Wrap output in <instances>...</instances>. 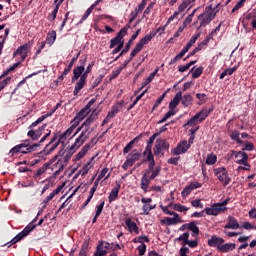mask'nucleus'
<instances>
[{
  "label": "nucleus",
  "instance_id": "0e129e2a",
  "mask_svg": "<svg viewBox=\"0 0 256 256\" xmlns=\"http://www.w3.org/2000/svg\"><path fill=\"white\" fill-rule=\"evenodd\" d=\"M192 207H199L200 209H203V203H201V199H195L191 201Z\"/></svg>",
  "mask_w": 256,
  "mask_h": 256
},
{
  "label": "nucleus",
  "instance_id": "423d86ee",
  "mask_svg": "<svg viewBox=\"0 0 256 256\" xmlns=\"http://www.w3.org/2000/svg\"><path fill=\"white\" fill-rule=\"evenodd\" d=\"M82 145H84V143H82L81 141L77 142L76 138L73 145L67 148V150H64V155L62 156V158L58 159V161L64 163V165H69V161H71V158L75 154V151H77V149H79Z\"/></svg>",
  "mask_w": 256,
  "mask_h": 256
},
{
  "label": "nucleus",
  "instance_id": "69168bd1",
  "mask_svg": "<svg viewBox=\"0 0 256 256\" xmlns=\"http://www.w3.org/2000/svg\"><path fill=\"white\" fill-rule=\"evenodd\" d=\"M103 75H99L94 82L92 83V89H95V87H98L99 84L103 81Z\"/></svg>",
  "mask_w": 256,
  "mask_h": 256
},
{
  "label": "nucleus",
  "instance_id": "72a5a7b5",
  "mask_svg": "<svg viewBox=\"0 0 256 256\" xmlns=\"http://www.w3.org/2000/svg\"><path fill=\"white\" fill-rule=\"evenodd\" d=\"M89 151V145H84V147L81 149V151L78 152L76 155L74 161H80V159H83L85 155H87V152Z\"/></svg>",
  "mask_w": 256,
  "mask_h": 256
},
{
  "label": "nucleus",
  "instance_id": "6e6d98bb",
  "mask_svg": "<svg viewBox=\"0 0 256 256\" xmlns=\"http://www.w3.org/2000/svg\"><path fill=\"white\" fill-rule=\"evenodd\" d=\"M178 241H183V245H187L189 242V233L185 232L184 234L180 235Z\"/></svg>",
  "mask_w": 256,
  "mask_h": 256
},
{
  "label": "nucleus",
  "instance_id": "58836bf2",
  "mask_svg": "<svg viewBox=\"0 0 256 256\" xmlns=\"http://www.w3.org/2000/svg\"><path fill=\"white\" fill-rule=\"evenodd\" d=\"M89 253V240H85L79 251L80 255H87Z\"/></svg>",
  "mask_w": 256,
  "mask_h": 256
},
{
  "label": "nucleus",
  "instance_id": "f03ea898",
  "mask_svg": "<svg viewBox=\"0 0 256 256\" xmlns=\"http://www.w3.org/2000/svg\"><path fill=\"white\" fill-rule=\"evenodd\" d=\"M217 13H219V10H216L213 12V5L210 4L205 8V11L198 16V21H200V27H207L215 17H217ZM198 28V29H199Z\"/></svg>",
  "mask_w": 256,
  "mask_h": 256
},
{
  "label": "nucleus",
  "instance_id": "3c124183",
  "mask_svg": "<svg viewBox=\"0 0 256 256\" xmlns=\"http://www.w3.org/2000/svg\"><path fill=\"white\" fill-rule=\"evenodd\" d=\"M203 75V67H198L192 73V79H199V76Z\"/></svg>",
  "mask_w": 256,
  "mask_h": 256
},
{
  "label": "nucleus",
  "instance_id": "2f4dec72",
  "mask_svg": "<svg viewBox=\"0 0 256 256\" xmlns=\"http://www.w3.org/2000/svg\"><path fill=\"white\" fill-rule=\"evenodd\" d=\"M55 41H57V32L52 30L47 33L46 43L51 46L55 43Z\"/></svg>",
  "mask_w": 256,
  "mask_h": 256
},
{
  "label": "nucleus",
  "instance_id": "9b49d317",
  "mask_svg": "<svg viewBox=\"0 0 256 256\" xmlns=\"http://www.w3.org/2000/svg\"><path fill=\"white\" fill-rule=\"evenodd\" d=\"M91 124H87L86 122L82 123V132L80 133V135L76 138V143H84L85 141H87V139H89V137L91 136Z\"/></svg>",
  "mask_w": 256,
  "mask_h": 256
},
{
  "label": "nucleus",
  "instance_id": "79ce46f5",
  "mask_svg": "<svg viewBox=\"0 0 256 256\" xmlns=\"http://www.w3.org/2000/svg\"><path fill=\"white\" fill-rule=\"evenodd\" d=\"M167 95V92H164L161 96H159L156 100V102L153 105L152 111H155V109H157V107H159V105L161 103H163V100L165 99V96Z\"/></svg>",
  "mask_w": 256,
  "mask_h": 256
},
{
  "label": "nucleus",
  "instance_id": "8fccbe9b",
  "mask_svg": "<svg viewBox=\"0 0 256 256\" xmlns=\"http://www.w3.org/2000/svg\"><path fill=\"white\" fill-rule=\"evenodd\" d=\"M173 209L174 211H179L180 213L189 211V208L187 206H183L181 204H174Z\"/></svg>",
  "mask_w": 256,
  "mask_h": 256
},
{
  "label": "nucleus",
  "instance_id": "6e6552de",
  "mask_svg": "<svg viewBox=\"0 0 256 256\" xmlns=\"http://www.w3.org/2000/svg\"><path fill=\"white\" fill-rule=\"evenodd\" d=\"M214 175L218 178L223 187H227L231 183V177H229V171L225 167H219L214 169Z\"/></svg>",
  "mask_w": 256,
  "mask_h": 256
},
{
  "label": "nucleus",
  "instance_id": "f257e3e1",
  "mask_svg": "<svg viewBox=\"0 0 256 256\" xmlns=\"http://www.w3.org/2000/svg\"><path fill=\"white\" fill-rule=\"evenodd\" d=\"M55 113V110H52L51 112H48L45 115L40 116L36 121H34L29 127L27 132V137H30L32 141H39L41 138V135H43L45 129H47V124L42 125L38 129H35L37 125H40V123H43L47 117H51Z\"/></svg>",
  "mask_w": 256,
  "mask_h": 256
},
{
  "label": "nucleus",
  "instance_id": "c756f323",
  "mask_svg": "<svg viewBox=\"0 0 256 256\" xmlns=\"http://www.w3.org/2000/svg\"><path fill=\"white\" fill-rule=\"evenodd\" d=\"M77 124L76 123H72V125L62 134H60V139H62V141H65V139H67V137H70V135L73 133V131H75V128H77Z\"/></svg>",
  "mask_w": 256,
  "mask_h": 256
},
{
  "label": "nucleus",
  "instance_id": "7ed1b4c3",
  "mask_svg": "<svg viewBox=\"0 0 256 256\" xmlns=\"http://www.w3.org/2000/svg\"><path fill=\"white\" fill-rule=\"evenodd\" d=\"M61 144H62V147H65V142L63 141V139H61V135L55 132L50 142L44 147L41 154L51 155V153H53V151H55V149H57Z\"/></svg>",
  "mask_w": 256,
  "mask_h": 256
},
{
  "label": "nucleus",
  "instance_id": "bf43d9fd",
  "mask_svg": "<svg viewBox=\"0 0 256 256\" xmlns=\"http://www.w3.org/2000/svg\"><path fill=\"white\" fill-rule=\"evenodd\" d=\"M243 229H246V231H255L256 230V226L251 224L250 222H244L242 225Z\"/></svg>",
  "mask_w": 256,
  "mask_h": 256
},
{
  "label": "nucleus",
  "instance_id": "f704fd0d",
  "mask_svg": "<svg viewBox=\"0 0 256 256\" xmlns=\"http://www.w3.org/2000/svg\"><path fill=\"white\" fill-rule=\"evenodd\" d=\"M188 231H192L193 237H197L199 235V228L197 227V224L195 222H190L187 225Z\"/></svg>",
  "mask_w": 256,
  "mask_h": 256
},
{
  "label": "nucleus",
  "instance_id": "774afa93",
  "mask_svg": "<svg viewBox=\"0 0 256 256\" xmlns=\"http://www.w3.org/2000/svg\"><path fill=\"white\" fill-rule=\"evenodd\" d=\"M9 83H11V77H7L6 79H4L3 81L0 82V89L3 90V88L8 86Z\"/></svg>",
  "mask_w": 256,
  "mask_h": 256
},
{
  "label": "nucleus",
  "instance_id": "49530a36",
  "mask_svg": "<svg viewBox=\"0 0 256 256\" xmlns=\"http://www.w3.org/2000/svg\"><path fill=\"white\" fill-rule=\"evenodd\" d=\"M200 37H201V32H198L196 35L191 37V39L186 45H188L191 48L193 45H195V43H197V39H199Z\"/></svg>",
  "mask_w": 256,
  "mask_h": 256
},
{
  "label": "nucleus",
  "instance_id": "603ef678",
  "mask_svg": "<svg viewBox=\"0 0 256 256\" xmlns=\"http://www.w3.org/2000/svg\"><path fill=\"white\" fill-rule=\"evenodd\" d=\"M171 205H173V204H170L169 206L160 205V209L163 211V213H165V215H175V214H177V212H172V211L169 210V207H171Z\"/></svg>",
  "mask_w": 256,
  "mask_h": 256
},
{
  "label": "nucleus",
  "instance_id": "a878e982",
  "mask_svg": "<svg viewBox=\"0 0 256 256\" xmlns=\"http://www.w3.org/2000/svg\"><path fill=\"white\" fill-rule=\"evenodd\" d=\"M56 167H58V170L53 173V175L49 178V181H51V179H57V177H59V175H61V173L65 171V167H67V164L61 162V160H58L56 163Z\"/></svg>",
  "mask_w": 256,
  "mask_h": 256
},
{
  "label": "nucleus",
  "instance_id": "13d9d810",
  "mask_svg": "<svg viewBox=\"0 0 256 256\" xmlns=\"http://www.w3.org/2000/svg\"><path fill=\"white\" fill-rule=\"evenodd\" d=\"M103 207H105V201H102L98 206H96V217H99L103 213Z\"/></svg>",
  "mask_w": 256,
  "mask_h": 256
},
{
  "label": "nucleus",
  "instance_id": "a211bd4d",
  "mask_svg": "<svg viewBox=\"0 0 256 256\" xmlns=\"http://www.w3.org/2000/svg\"><path fill=\"white\" fill-rule=\"evenodd\" d=\"M22 145V155H28V153H33V151H37V148L39 147V143L29 144V140H25Z\"/></svg>",
  "mask_w": 256,
  "mask_h": 256
},
{
  "label": "nucleus",
  "instance_id": "5701e85b",
  "mask_svg": "<svg viewBox=\"0 0 256 256\" xmlns=\"http://www.w3.org/2000/svg\"><path fill=\"white\" fill-rule=\"evenodd\" d=\"M120 189H121V182H116V187L110 191V194L108 196L109 203H113V201L117 200V197H119Z\"/></svg>",
  "mask_w": 256,
  "mask_h": 256
},
{
  "label": "nucleus",
  "instance_id": "cd10ccee",
  "mask_svg": "<svg viewBox=\"0 0 256 256\" xmlns=\"http://www.w3.org/2000/svg\"><path fill=\"white\" fill-rule=\"evenodd\" d=\"M237 247L235 243H226L222 244V246L218 247V251L220 253H229V251H234V249Z\"/></svg>",
  "mask_w": 256,
  "mask_h": 256
},
{
  "label": "nucleus",
  "instance_id": "bb28decb",
  "mask_svg": "<svg viewBox=\"0 0 256 256\" xmlns=\"http://www.w3.org/2000/svg\"><path fill=\"white\" fill-rule=\"evenodd\" d=\"M126 159L132 164L135 165L139 159H141V153L137 150H133L130 154L127 155Z\"/></svg>",
  "mask_w": 256,
  "mask_h": 256
},
{
  "label": "nucleus",
  "instance_id": "37998d69",
  "mask_svg": "<svg viewBox=\"0 0 256 256\" xmlns=\"http://www.w3.org/2000/svg\"><path fill=\"white\" fill-rule=\"evenodd\" d=\"M217 163V155L211 154L208 155L206 159V165H215Z\"/></svg>",
  "mask_w": 256,
  "mask_h": 256
},
{
  "label": "nucleus",
  "instance_id": "dca6fc26",
  "mask_svg": "<svg viewBox=\"0 0 256 256\" xmlns=\"http://www.w3.org/2000/svg\"><path fill=\"white\" fill-rule=\"evenodd\" d=\"M151 38L148 35H145L140 41L135 45L134 49L132 50V55H138L143 50L144 45H149Z\"/></svg>",
  "mask_w": 256,
  "mask_h": 256
},
{
  "label": "nucleus",
  "instance_id": "b1692460",
  "mask_svg": "<svg viewBox=\"0 0 256 256\" xmlns=\"http://www.w3.org/2000/svg\"><path fill=\"white\" fill-rule=\"evenodd\" d=\"M151 181L153 180L149 177V175H146L145 173L142 175L140 187L142 191H144V193H147V191L149 190V185H151Z\"/></svg>",
  "mask_w": 256,
  "mask_h": 256
},
{
  "label": "nucleus",
  "instance_id": "393cba45",
  "mask_svg": "<svg viewBox=\"0 0 256 256\" xmlns=\"http://www.w3.org/2000/svg\"><path fill=\"white\" fill-rule=\"evenodd\" d=\"M83 73H85V66H77L73 69V76H72V83H75V81H78L79 78L83 76Z\"/></svg>",
  "mask_w": 256,
  "mask_h": 256
},
{
  "label": "nucleus",
  "instance_id": "6ab92c4d",
  "mask_svg": "<svg viewBox=\"0 0 256 256\" xmlns=\"http://www.w3.org/2000/svg\"><path fill=\"white\" fill-rule=\"evenodd\" d=\"M144 173L153 181L161 173V166H148Z\"/></svg>",
  "mask_w": 256,
  "mask_h": 256
},
{
  "label": "nucleus",
  "instance_id": "4468645a",
  "mask_svg": "<svg viewBox=\"0 0 256 256\" xmlns=\"http://www.w3.org/2000/svg\"><path fill=\"white\" fill-rule=\"evenodd\" d=\"M139 33H141V28H139L129 39V41L126 43L125 47L121 50L120 54L114 59V61H118L120 57H123V55H126V53H129V49H131V45H133V42L137 37H139Z\"/></svg>",
  "mask_w": 256,
  "mask_h": 256
},
{
  "label": "nucleus",
  "instance_id": "f8f14e48",
  "mask_svg": "<svg viewBox=\"0 0 256 256\" xmlns=\"http://www.w3.org/2000/svg\"><path fill=\"white\" fill-rule=\"evenodd\" d=\"M204 211L206 215H213L214 217H217L220 213L227 211V207H223L221 203H214L211 207H206Z\"/></svg>",
  "mask_w": 256,
  "mask_h": 256
},
{
  "label": "nucleus",
  "instance_id": "de8ad7c7",
  "mask_svg": "<svg viewBox=\"0 0 256 256\" xmlns=\"http://www.w3.org/2000/svg\"><path fill=\"white\" fill-rule=\"evenodd\" d=\"M117 113H119V106L115 105L112 107L111 111L108 112V118L113 119Z\"/></svg>",
  "mask_w": 256,
  "mask_h": 256
},
{
  "label": "nucleus",
  "instance_id": "052dcab7",
  "mask_svg": "<svg viewBox=\"0 0 256 256\" xmlns=\"http://www.w3.org/2000/svg\"><path fill=\"white\" fill-rule=\"evenodd\" d=\"M192 192L193 190L191 189V186L188 185L182 190L181 195L182 197H188V195H191Z\"/></svg>",
  "mask_w": 256,
  "mask_h": 256
},
{
  "label": "nucleus",
  "instance_id": "864d4df0",
  "mask_svg": "<svg viewBox=\"0 0 256 256\" xmlns=\"http://www.w3.org/2000/svg\"><path fill=\"white\" fill-rule=\"evenodd\" d=\"M69 15H71V12L70 11L66 12L65 17L62 21V24L59 27V31H63V29H65V25H67V21H69Z\"/></svg>",
  "mask_w": 256,
  "mask_h": 256
},
{
  "label": "nucleus",
  "instance_id": "e433bc0d",
  "mask_svg": "<svg viewBox=\"0 0 256 256\" xmlns=\"http://www.w3.org/2000/svg\"><path fill=\"white\" fill-rule=\"evenodd\" d=\"M107 255V250L103 249V241H100L94 256H105Z\"/></svg>",
  "mask_w": 256,
  "mask_h": 256
},
{
  "label": "nucleus",
  "instance_id": "4d7b16f0",
  "mask_svg": "<svg viewBox=\"0 0 256 256\" xmlns=\"http://www.w3.org/2000/svg\"><path fill=\"white\" fill-rule=\"evenodd\" d=\"M201 51V45H198V47L194 48L193 51H191L185 58L184 61H187L190 57H193V55H196V53H199Z\"/></svg>",
  "mask_w": 256,
  "mask_h": 256
},
{
  "label": "nucleus",
  "instance_id": "1a4fd4ad",
  "mask_svg": "<svg viewBox=\"0 0 256 256\" xmlns=\"http://www.w3.org/2000/svg\"><path fill=\"white\" fill-rule=\"evenodd\" d=\"M35 229V226L33 225H27L23 231H21L20 233H18L12 240H10V242L2 245V247H5V245H10L8 247H11V245H15V243H19V241H21L22 239H25V237H27V235H29V233H31V231H33Z\"/></svg>",
  "mask_w": 256,
  "mask_h": 256
},
{
  "label": "nucleus",
  "instance_id": "a18cd8bd",
  "mask_svg": "<svg viewBox=\"0 0 256 256\" xmlns=\"http://www.w3.org/2000/svg\"><path fill=\"white\" fill-rule=\"evenodd\" d=\"M95 121H97V113H95L94 110L92 114L84 121V123L91 125V123H95Z\"/></svg>",
  "mask_w": 256,
  "mask_h": 256
},
{
  "label": "nucleus",
  "instance_id": "473e14b6",
  "mask_svg": "<svg viewBox=\"0 0 256 256\" xmlns=\"http://www.w3.org/2000/svg\"><path fill=\"white\" fill-rule=\"evenodd\" d=\"M239 135H241V133L237 130H234L230 133L229 137L232 139V141H236L238 145H243V140H241Z\"/></svg>",
  "mask_w": 256,
  "mask_h": 256
},
{
  "label": "nucleus",
  "instance_id": "338daca9",
  "mask_svg": "<svg viewBox=\"0 0 256 256\" xmlns=\"http://www.w3.org/2000/svg\"><path fill=\"white\" fill-rule=\"evenodd\" d=\"M121 40L116 36L110 40L109 49H114Z\"/></svg>",
  "mask_w": 256,
  "mask_h": 256
},
{
  "label": "nucleus",
  "instance_id": "ea45409f",
  "mask_svg": "<svg viewBox=\"0 0 256 256\" xmlns=\"http://www.w3.org/2000/svg\"><path fill=\"white\" fill-rule=\"evenodd\" d=\"M91 13H93V6H90L84 13V15L82 16L81 20L78 22V25L83 24L84 21H87V18L89 17V15H91Z\"/></svg>",
  "mask_w": 256,
  "mask_h": 256
},
{
  "label": "nucleus",
  "instance_id": "39448f33",
  "mask_svg": "<svg viewBox=\"0 0 256 256\" xmlns=\"http://www.w3.org/2000/svg\"><path fill=\"white\" fill-rule=\"evenodd\" d=\"M94 65H95V62H92L91 64H89L87 66V68L84 71V73L82 74L81 78L75 84L73 95H75V96L79 95V92L81 91V89H83V87H85V85L87 83V77H88L89 73H91V71H93V66Z\"/></svg>",
  "mask_w": 256,
  "mask_h": 256
},
{
  "label": "nucleus",
  "instance_id": "2eb2a0df",
  "mask_svg": "<svg viewBox=\"0 0 256 256\" xmlns=\"http://www.w3.org/2000/svg\"><path fill=\"white\" fill-rule=\"evenodd\" d=\"M191 148V144L187 142V140L182 141L180 144L177 145L176 148L172 150V155H183V153H187Z\"/></svg>",
  "mask_w": 256,
  "mask_h": 256
},
{
  "label": "nucleus",
  "instance_id": "20e7f679",
  "mask_svg": "<svg viewBox=\"0 0 256 256\" xmlns=\"http://www.w3.org/2000/svg\"><path fill=\"white\" fill-rule=\"evenodd\" d=\"M211 113H213V108L202 109L200 112L196 113L195 116H193L186 124H184L183 127H193L197 125V121H199V123H203L205 118L209 117Z\"/></svg>",
  "mask_w": 256,
  "mask_h": 256
},
{
  "label": "nucleus",
  "instance_id": "7c9ffc66",
  "mask_svg": "<svg viewBox=\"0 0 256 256\" xmlns=\"http://www.w3.org/2000/svg\"><path fill=\"white\" fill-rule=\"evenodd\" d=\"M181 103V92H178L169 103V109H177V105Z\"/></svg>",
  "mask_w": 256,
  "mask_h": 256
},
{
  "label": "nucleus",
  "instance_id": "c03bdc74",
  "mask_svg": "<svg viewBox=\"0 0 256 256\" xmlns=\"http://www.w3.org/2000/svg\"><path fill=\"white\" fill-rule=\"evenodd\" d=\"M55 198V194L53 192H51L49 194V196H47L43 202H42V209H45L47 207V204L49 203V201H53V199Z\"/></svg>",
  "mask_w": 256,
  "mask_h": 256
},
{
  "label": "nucleus",
  "instance_id": "c85d7f7f",
  "mask_svg": "<svg viewBox=\"0 0 256 256\" xmlns=\"http://www.w3.org/2000/svg\"><path fill=\"white\" fill-rule=\"evenodd\" d=\"M180 101L183 107H189V105H193V96L189 94L183 96V93L181 92Z\"/></svg>",
  "mask_w": 256,
  "mask_h": 256
},
{
  "label": "nucleus",
  "instance_id": "0eeeda50",
  "mask_svg": "<svg viewBox=\"0 0 256 256\" xmlns=\"http://www.w3.org/2000/svg\"><path fill=\"white\" fill-rule=\"evenodd\" d=\"M96 102V98L91 99L88 104L83 109H81L79 113L76 114L71 123H75L77 126H79V123H81V121H83V119H85V117L89 115L92 105H95Z\"/></svg>",
  "mask_w": 256,
  "mask_h": 256
},
{
  "label": "nucleus",
  "instance_id": "680f3d73",
  "mask_svg": "<svg viewBox=\"0 0 256 256\" xmlns=\"http://www.w3.org/2000/svg\"><path fill=\"white\" fill-rule=\"evenodd\" d=\"M137 250L139 251V255L143 256L147 251V245H145V243L142 242V245L138 246Z\"/></svg>",
  "mask_w": 256,
  "mask_h": 256
},
{
  "label": "nucleus",
  "instance_id": "f3484780",
  "mask_svg": "<svg viewBox=\"0 0 256 256\" xmlns=\"http://www.w3.org/2000/svg\"><path fill=\"white\" fill-rule=\"evenodd\" d=\"M223 243H225V239L217 235H213L210 239H208L209 247H216L217 251H219V247L223 246Z\"/></svg>",
  "mask_w": 256,
  "mask_h": 256
},
{
  "label": "nucleus",
  "instance_id": "9d476101",
  "mask_svg": "<svg viewBox=\"0 0 256 256\" xmlns=\"http://www.w3.org/2000/svg\"><path fill=\"white\" fill-rule=\"evenodd\" d=\"M33 47V42L29 41L28 43H25L17 48L16 51L13 53V57H17V55H20L21 60L24 61L27 59V55L29 53V49Z\"/></svg>",
  "mask_w": 256,
  "mask_h": 256
},
{
  "label": "nucleus",
  "instance_id": "09e8293b",
  "mask_svg": "<svg viewBox=\"0 0 256 256\" xmlns=\"http://www.w3.org/2000/svg\"><path fill=\"white\" fill-rule=\"evenodd\" d=\"M146 155H147L146 160L148 162V167L155 166V158L153 157V152L147 153Z\"/></svg>",
  "mask_w": 256,
  "mask_h": 256
},
{
  "label": "nucleus",
  "instance_id": "a19ab883",
  "mask_svg": "<svg viewBox=\"0 0 256 256\" xmlns=\"http://www.w3.org/2000/svg\"><path fill=\"white\" fill-rule=\"evenodd\" d=\"M242 151H255V145L250 141H243Z\"/></svg>",
  "mask_w": 256,
  "mask_h": 256
},
{
  "label": "nucleus",
  "instance_id": "aec40b11",
  "mask_svg": "<svg viewBox=\"0 0 256 256\" xmlns=\"http://www.w3.org/2000/svg\"><path fill=\"white\" fill-rule=\"evenodd\" d=\"M125 225L128 227L129 233H135V235H139V226H137V223L131 220V218L125 219Z\"/></svg>",
  "mask_w": 256,
  "mask_h": 256
},
{
  "label": "nucleus",
  "instance_id": "5fc2aeb1",
  "mask_svg": "<svg viewBox=\"0 0 256 256\" xmlns=\"http://www.w3.org/2000/svg\"><path fill=\"white\" fill-rule=\"evenodd\" d=\"M93 160V158L82 167L81 173L82 176L83 175H87V173H89V170L91 169V161Z\"/></svg>",
  "mask_w": 256,
  "mask_h": 256
},
{
  "label": "nucleus",
  "instance_id": "e2e57ef3",
  "mask_svg": "<svg viewBox=\"0 0 256 256\" xmlns=\"http://www.w3.org/2000/svg\"><path fill=\"white\" fill-rule=\"evenodd\" d=\"M125 35H127V29H121L118 33H117V35H116V38H118L120 41H125L124 39H123V37H125Z\"/></svg>",
  "mask_w": 256,
  "mask_h": 256
},
{
  "label": "nucleus",
  "instance_id": "ddd939ff",
  "mask_svg": "<svg viewBox=\"0 0 256 256\" xmlns=\"http://www.w3.org/2000/svg\"><path fill=\"white\" fill-rule=\"evenodd\" d=\"M232 155L235 157V159H239V157L241 158L240 160H237L236 163L237 165H244V167H251V165H249V163L247 161H249V155H247V153H245V151H235L232 150Z\"/></svg>",
  "mask_w": 256,
  "mask_h": 256
},
{
  "label": "nucleus",
  "instance_id": "4c0bfd02",
  "mask_svg": "<svg viewBox=\"0 0 256 256\" xmlns=\"http://www.w3.org/2000/svg\"><path fill=\"white\" fill-rule=\"evenodd\" d=\"M156 145L162 150V151H169V144L166 140L158 139L156 141Z\"/></svg>",
  "mask_w": 256,
  "mask_h": 256
},
{
  "label": "nucleus",
  "instance_id": "4be33fe9",
  "mask_svg": "<svg viewBox=\"0 0 256 256\" xmlns=\"http://www.w3.org/2000/svg\"><path fill=\"white\" fill-rule=\"evenodd\" d=\"M227 224L224 226V229H240L241 226L239 225V221L237 218L233 216H228L227 218Z\"/></svg>",
  "mask_w": 256,
  "mask_h": 256
},
{
  "label": "nucleus",
  "instance_id": "c9c22d12",
  "mask_svg": "<svg viewBox=\"0 0 256 256\" xmlns=\"http://www.w3.org/2000/svg\"><path fill=\"white\" fill-rule=\"evenodd\" d=\"M23 147H25V144H23V143L14 146V147L9 151V155H11V157H13V156H14L15 154H17V153H22Z\"/></svg>",
  "mask_w": 256,
  "mask_h": 256
},
{
  "label": "nucleus",
  "instance_id": "412c9836",
  "mask_svg": "<svg viewBox=\"0 0 256 256\" xmlns=\"http://www.w3.org/2000/svg\"><path fill=\"white\" fill-rule=\"evenodd\" d=\"M173 218L166 217L165 219L161 220V223H166V225H177V223H183V220L179 217V214H172Z\"/></svg>",
  "mask_w": 256,
  "mask_h": 256
}]
</instances>
